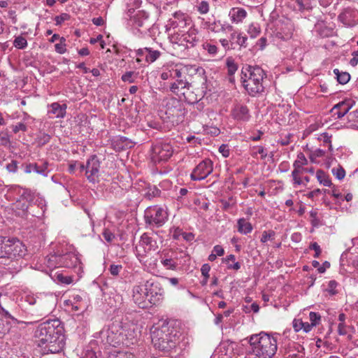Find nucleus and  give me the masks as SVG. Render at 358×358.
<instances>
[{
	"instance_id": "7c9ffc66",
	"label": "nucleus",
	"mask_w": 358,
	"mask_h": 358,
	"mask_svg": "<svg viewBox=\"0 0 358 358\" xmlns=\"http://www.w3.org/2000/svg\"><path fill=\"white\" fill-rule=\"evenodd\" d=\"M307 164H308V160L306 158L305 155L303 153L300 152L299 154H298L297 159L294 162L293 166H294V169L299 170L301 169L300 168L301 166L307 165Z\"/></svg>"
},
{
	"instance_id": "2f4dec72",
	"label": "nucleus",
	"mask_w": 358,
	"mask_h": 358,
	"mask_svg": "<svg viewBox=\"0 0 358 358\" xmlns=\"http://www.w3.org/2000/svg\"><path fill=\"white\" fill-rule=\"evenodd\" d=\"M182 34L179 31H174L171 35H169V39L172 43H177L179 45H185L184 41L182 40Z\"/></svg>"
},
{
	"instance_id": "bb28decb",
	"label": "nucleus",
	"mask_w": 358,
	"mask_h": 358,
	"mask_svg": "<svg viewBox=\"0 0 358 358\" xmlns=\"http://www.w3.org/2000/svg\"><path fill=\"white\" fill-rule=\"evenodd\" d=\"M237 229L241 234H248L252 231V226L245 218H240L237 222Z\"/></svg>"
},
{
	"instance_id": "de8ad7c7",
	"label": "nucleus",
	"mask_w": 358,
	"mask_h": 358,
	"mask_svg": "<svg viewBox=\"0 0 358 358\" xmlns=\"http://www.w3.org/2000/svg\"><path fill=\"white\" fill-rule=\"evenodd\" d=\"M275 232L273 231H264L261 237V242L264 243L268 241L273 240L274 238Z\"/></svg>"
},
{
	"instance_id": "c9c22d12",
	"label": "nucleus",
	"mask_w": 358,
	"mask_h": 358,
	"mask_svg": "<svg viewBox=\"0 0 358 358\" xmlns=\"http://www.w3.org/2000/svg\"><path fill=\"white\" fill-rule=\"evenodd\" d=\"M210 9L209 3L206 1H201L196 6L197 11L201 14L205 15L208 13Z\"/></svg>"
},
{
	"instance_id": "6e6d98bb",
	"label": "nucleus",
	"mask_w": 358,
	"mask_h": 358,
	"mask_svg": "<svg viewBox=\"0 0 358 358\" xmlns=\"http://www.w3.org/2000/svg\"><path fill=\"white\" fill-rule=\"evenodd\" d=\"M122 266L120 264H119V265L111 264L109 270H110V273H111V275L115 276L119 274V273L122 270Z\"/></svg>"
},
{
	"instance_id": "c756f323",
	"label": "nucleus",
	"mask_w": 358,
	"mask_h": 358,
	"mask_svg": "<svg viewBox=\"0 0 358 358\" xmlns=\"http://www.w3.org/2000/svg\"><path fill=\"white\" fill-rule=\"evenodd\" d=\"M334 74L337 77L339 83L345 85L348 83L350 79V75L347 72H340L338 69L334 70Z\"/></svg>"
},
{
	"instance_id": "aec40b11",
	"label": "nucleus",
	"mask_w": 358,
	"mask_h": 358,
	"mask_svg": "<svg viewBox=\"0 0 358 358\" xmlns=\"http://www.w3.org/2000/svg\"><path fill=\"white\" fill-rule=\"evenodd\" d=\"M80 263V259L75 252H68L62 255H59L58 266L66 268L76 267Z\"/></svg>"
},
{
	"instance_id": "a18cd8bd",
	"label": "nucleus",
	"mask_w": 358,
	"mask_h": 358,
	"mask_svg": "<svg viewBox=\"0 0 358 358\" xmlns=\"http://www.w3.org/2000/svg\"><path fill=\"white\" fill-rule=\"evenodd\" d=\"M24 167V172L27 174L34 171L37 173L38 164L36 163H27L23 164Z\"/></svg>"
},
{
	"instance_id": "338daca9",
	"label": "nucleus",
	"mask_w": 358,
	"mask_h": 358,
	"mask_svg": "<svg viewBox=\"0 0 358 358\" xmlns=\"http://www.w3.org/2000/svg\"><path fill=\"white\" fill-rule=\"evenodd\" d=\"M338 331L340 335H346L348 334V330L345 324L339 323L338 325Z\"/></svg>"
},
{
	"instance_id": "13d9d810",
	"label": "nucleus",
	"mask_w": 358,
	"mask_h": 358,
	"mask_svg": "<svg viewBox=\"0 0 358 358\" xmlns=\"http://www.w3.org/2000/svg\"><path fill=\"white\" fill-rule=\"evenodd\" d=\"M20 198L29 203L33 200V193L31 190L26 189L21 195Z\"/></svg>"
},
{
	"instance_id": "f3484780",
	"label": "nucleus",
	"mask_w": 358,
	"mask_h": 358,
	"mask_svg": "<svg viewBox=\"0 0 358 358\" xmlns=\"http://www.w3.org/2000/svg\"><path fill=\"white\" fill-rule=\"evenodd\" d=\"M185 71V68L180 65L171 64L164 67L162 73H161V78L164 80L169 78H180L182 77Z\"/></svg>"
},
{
	"instance_id": "e433bc0d",
	"label": "nucleus",
	"mask_w": 358,
	"mask_h": 358,
	"mask_svg": "<svg viewBox=\"0 0 358 358\" xmlns=\"http://www.w3.org/2000/svg\"><path fill=\"white\" fill-rule=\"evenodd\" d=\"M202 46L203 48L212 56L216 55L218 52V48L215 45L210 44L208 42L204 43Z\"/></svg>"
},
{
	"instance_id": "49530a36",
	"label": "nucleus",
	"mask_w": 358,
	"mask_h": 358,
	"mask_svg": "<svg viewBox=\"0 0 358 358\" xmlns=\"http://www.w3.org/2000/svg\"><path fill=\"white\" fill-rule=\"evenodd\" d=\"M6 169L9 173H15L18 170V162L16 160H11V162L6 166Z\"/></svg>"
},
{
	"instance_id": "6ab92c4d",
	"label": "nucleus",
	"mask_w": 358,
	"mask_h": 358,
	"mask_svg": "<svg viewBox=\"0 0 358 358\" xmlns=\"http://www.w3.org/2000/svg\"><path fill=\"white\" fill-rule=\"evenodd\" d=\"M338 20L344 25L352 27L358 22V13L357 10L350 8H345L339 14Z\"/></svg>"
},
{
	"instance_id": "052dcab7",
	"label": "nucleus",
	"mask_w": 358,
	"mask_h": 358,
	"mask_svg": "<svg viewBox=\"0 0 358 358\" xmlns=\"http://www.w3.org/2000/svg\"><path fill=\"white\" fill-rule=\"evenodd\" d=\"M220 42L222 45V46L226 50H229L231 48L232 43L230 40H228L227 38H221L220 39Z\"/></svg>"
},
{
	"instance_id": "5701e85b",
	"label": "nucleus",
	"mask_w": 358,
	"mask_h": 358,
	"mask_svg": "<svg viewBox=\"0 0 358 358\" xmlns=\"http://www.w3.org/2000/svg\"><path fill=\"white\" fill-rule=\"evenodd\" d=\"M247 15V11L243 8L234 7L229 12V19L234 24L241 23Z\"/></svg>"
},
{
	"instance_id": "f8f14e48",
	"label": "nucleus",
	"mask_w": 358,
	"mask_h": 358,
	"mask_svg": "<svg viewBox=\"0 0 358 358\" xmlns=\"http://www.w3.org/2000/svg\"><path fill=\"white\" fill-rule=\"evenodd\" d=\"M121 336L123 338V345H129L134 343L138 336L137 326L132 322H121Z\"/></svg>"
},
{
	"instance_id": "f704fd0d",
	"label": "nucleus",
	"mask_w": 358,
	"mask_h": 358,
	"mask_svg": "<svg viewBox=\"0 0 358 358\" xmlns=\"http://www.w3.org/2000/svg\"><path fill=\"white\" fill-rule=\"evenodd\" d=\"M13 45L18 49H24L27 46V41L24 37L19 36L15 38Z\"/></svg>"
},
{
	"instance_id": "864d4df0",
	"label": "nucleus",
	"mask_w": 358,
	"mask_h": 358,
	"mask_svg": "<svg viewBox=\"0 0 358 358\" xmlns=\"http://www.w3.org/2000/svg\"><path fill=\"white\" fill-rule=\"evenodd\" d=\"M103 236L108 243H111L115 239V235L108 229H104Z\"/></svg>"
},
{
	"instance_id": "58836bf2",
	"label": "nucleus",
	"mask_w": 358,
	"mask_h": 358,
	"mask_svg": "<svg viewBox=\"0 0 358 358\" xmlns=\"http://www.w3.org/2000/svg\"><path fill=\"white\" fill-rule=\"evenodd\" d=\"M248 32L250 37L256 38L260 33V27L257 24L252 23L249 26Z\"/></svg>"
},
{
	"instance_id": "e2e57ef3",
	"label": "nucleus",
	"mask_w": 358,
	"mask_h": 358,
	"mask_svg": "<svg viewBox=\"0 0 358 358\" xmlns=\"http://www.w3.org/2000/svg\"><path fill=\"white\" fill-rule=\"evenodd\" d=\"M210 271V266L208 264H205L201 266V272L203 277L206 278H209V272Z\"/></svg>"
},
{
	"instance_id": "9d476101",
	"label": "nucleus",
	"mask_w": 358,
	"mask_h": 358,
	"mask_svg": "<svg viewBox=\"0 0 358 358\" xmlns=\"http://www.w3.org/2000/svg\"><path fill=\"white\" fill-rule=\"evenodd\" d=\"M148 287L149 282H146L145 285H135L133 287V301L141 308H148Z\"/></svg>"
},
{
	"instance_id": "4be33fe9",
	"label": "nucleus",
	"mask_w": 358,
	"mask_h": 358,
	"mask_svg": "<svg viewBox=\"0 0 358 358\" xmlns=\"http://www.w3.org/2000/svg\"><path fill=\"white\" fill-rule=\"evenodd\" d=\"M182 40L187 48H192L197 45L199 41L198 31L196 29L190 27L187 31L182 34Z\"/></svg>"
},
{
	"instance_id": "20e7f679",
	"label": "nucleus",
	"mask_w": 358,
	"mask_h": 358,
	"mask_svg": "<svg viewBox=\"0 0 358 358\" xmlns=\"http://www.w3.org/2000/svg\"><path fill=\"white\" fill-rule=\"evenodd\" d=\"M173 329L163 324L160 327H153L151 329L152 342L155 348L162 351H166L175 346L176 334Z\"/></svg>"
},
{
	"instance_id": "f03ea898",
	"label": "nucleus",
	"mask_w": 358,
	"mask_h": 358,
	"mask_svg": "<svg viewBox=\"0 0 358 358\" xmlns=\"http://www.w3.org/2000/svg\"><path fill=\"white\" fill-rule=\"evenodd\" d=\"M248 342L255 358H273L278 350V338L275 334L261 331L251 335Z\"/></svg>"
},
{
	"instance_id": "a211bd4d",
	"label": "nucleus",
	"mask_w": 358,
	"mask_h": 358,
	"mask_svg": "<svg viewBox=\"0 0 358 358\" xmlns=\"http://www.w3.org/2000/svg\"><path fill=\"white\" fill-rule=\"evenodd\" d=\"M156 242L150 237L147 234H143L141 236V239L137 246V252L141 255H145L146 253L155 250Z\"/></svg>"
},
{
	"instance_id": "0eeeda50",
	"label": "nucleus",
	"mask_w": 358,
	"mask_h": 358,
	"mask_svg": "<svg viewBox=\"0 0 358 358\" xmlns=\"http://www.w3.org/2000/svg\"><path fill=\"white\" fill-rule=\"evenodd\" d=\"M190 87L191 84L182 77L176 78V81L171 84L170 90L177 95H183L189 103H193L198 101V98L189 91Z\"/></svg>"
},
{
	"instance_id": "9b49d317",
	"label": "nucleus",
	"mask_w": 358,
	"mask_h": 358,
	"mask_svg": "<svg viewBox=\"0 0 358 358\" xmlns=\"http://www.w3.org/2000/svg\"><path fill=\"white\" fill-rule=\"evenodd\" d=\"M213 171V162L209 159H206L194 169L190 177L192 180H201L207 178Z\"/></svg>"
},
{
	"instance_id": "680f3d73",
	"label": "nucleus",
	"mask_w": 358,
	"mask_h": 358,
	"mask_svg": "<svg viewBox=\"0 0 358 358\" xmlns=\"http://www.w3.org/2000/svg\"><path fill=\"white\" fill-rule=\"evenodd\" d=\"M303 326V322L301 320L294 319L293 321V328L295 331H299L302 329Z\"/></svg>"
},
{
	"instance_id": "6e6552de",
	"label": "nucleus",
	"mask_w": 358,
	"mask_h": 358,
	"mask_svg": "<svg viewBox=\"0 0 358 358\" xmlns=\"http://www.w3.org/2000/svg\"><path fill=\"white\" fill-rule=\"evenodd\" d=\"M173 152V150L171 144L158 142L152 146L151 159L155 163L166 161L172 156Z\"/></svg>"
},
{
	"instance_id": "c03bdc74",
	"label": "nucleus",
	"mask_w": 358,
	"mask_h": 358,
	"mask_svg": "<svg viewBox=\"0 0 358 358\" xmlns=\"http://www.w3.org/2000/svg\"><path fill=\"white\" fill-rule=\"evenodd\" d=\"M65 38L62 37L60 43L55 45V51L59 54H64L66 51Z\"/></svg>"
},
{
	"instance_id": "4c0bfd02",
	"label": "nucleus",
	"mask_w": 358,
	"mask_h": 358,
	"mask_svg": "<svg viewBox=\"0 0 358 358\" xmlns=\"http://www.w3.org/2000/svg\"><path fill=\"white\" fill-rule=\"evenodd\" d=\"M49 163L46 161H43L41 165H38L37 173L47 177L49 173L48 170Z\"/></svg>"
},
{
	"instance_id": "473e14b6",
	"label": "nucleus",
	"mask_w": 358,
	"mask_h": 358,
	"mask_svg": "<svg viewBox=\"0 0 358 358\" xmlns=\"http://www.w3.org/2000/svg\"><path fill=\"white\" fill-rule=\"evenodd\" d=\"M161 262L166 269L176 270L178 266L177 262L172 258L162 259Z\"/></svg>"
},
{
	"instance_id": "2eb2a0df",
	"label": "nucleus",
	"mask_w": 358,
	"mask_h": 358,
	"mask_svg": "<svg viewBox=\"0 0 358 358\" xmlns=\"http://www.w3.org/2000/svg\"><path fill=\"white\" fill-rule=\"evenodd\" d=\"M164 291L159 283H149L148 308L160 304L164 300Z\"/></svg>"
},
{
	"instance_id": "ea45409f",
	"label": "nucleus",
	"mask_w": 358,
	"mask_h": 358,
	"mask_svg": "<svg viewBox=\"0 0 358 358\" xmlns=\"http://www.w3.org/2000/svg\"><path fill=\"white\" fill-rule=\"evenodd\" d=\"M258 155H261L262 159H265L267 156V153L262 146H257L252 148V156L256 157Z\"/></svg>"
},
{
	"instance_id": "c85d7f7f",
	"label": "nucleus",
	"mask_w": 358,
	"mask_h": 358,
	"mask_svg": "<svg viewBox=\"0 0 358 358\" xmlns=\"http://www.w3.org/2000/svg\"><path fill=\"white\" fill-rule=\"evenodd\" d=\"M148 54L145 56V60L148 63H152L156 61L161 55V52L158 50H154L150 48H145Z\"/></svg>"
},
{
	"instance_id": "cd10ccee",
	"label": "nucleus",
	"mask_w": 358,
	"mask_h": 358,
	"mask_svg": "<svg viewBox=\"0 0 358 358\" xmlns=\"http://www.w3.org/2000/svg\"><path fill=\"white\" fill-rule=\"evenodd\" d=\"M316 178L318 182L324 186L331 187L332 185L329 177L322 170L317 171Z\"/></svg>"
},
{
	"instance_id": "4d7b16f0",
	"label": "nucleus",
	"mask_w": 358,
	"mask_h": 358,
	"mask_svg": "<svg viewBox=\"0 0 358 358\" xmlns=\"http://www.w3.org/2000/svg\"><path fill=\"white\" fill-rule=\"evenodd\" d=\"M309 248L315 252L314 257L318 258L322 252L320 245L316 242H314L310 244Z\"/></svg>"
},
{
	"instance_id": "412c9836",
	"label": "nucleus",
	"mask_w": 358,
	"mask_h": 358,
	"mask_svg": "<svg viewBox=\"0 0 358 358\" xmlns=\"http://www.w3.org/2000/svg\"><path fill=\"white\" fill-rule=\"evenodd\" d=\"M231 115L238 121H248L250 119V113L248 107L242 103H236L231 108Z\"/></svg>"
},
{
	"instance_id": "72a5a7b5",
	"label": "nucleus",
	"mask_w": 358,
	"mask_h": 358,
	"mask_svg": "<svg viewBox=\"0 0 358 358\" xmlns=\"http://www.w3.org/2000/svg\"><path fill=\"white\" fill-rule=\"evenodd\" d=\"M226 64L229 75H234L238 69L237 64L235 63L234 59L231 57H228L226 61Z\"/></svg>"
},
{
	"instance_id": "a19ab883",
	"label": "nucleus",
	"mask_w": 358,
	"mask_h": 358,
	"mask_svg": "<svg viewBox=\"0 0 358 358\" xmlns=\"http://www.w3.org/2000/svg\"><path fill=\"white\" fill-rule=\"evenodd\" d=\"M59 257V255H50L47 260V266L49 268L59 267L58 266Z\"/></svg>"
},
{
	"instance_id": "1a4fd4ad",
	"label": "nucleus",
	"mask_w": 358,
	"mask_h": 358,
	"mask_svg": "<svg viewBox=\"0 0 358 358\" xmlns=\"http://www.w3.org/2000/svg\"><path fill=\"white\" fill-rule=\"evenodd\" d=\"M6 254L5 258L14 259L17 258H22L27 253L26 246L20 240L16 238L7 239L6 241Z\"/></svg>"
},
{
	"instance_id": "79ce46f5",
	"label": "nucleus",
	"mask_w": 358,
	"mask_h": 358,
	"mask_svg": "<svg viewBox=\"0 0 358 358\" xmlns=\"http://www.w3.org/2000/svg\"><path fill=\"white\" fill-rule=\"evenodd\" d=\"M331 171H332V173L335 176V177L336 178H338V180H342L343 178H344V177L345 176V171L344 169L339 166L337 167L333 168Z\"/></svg>"
},
{
	"instance_id": "dca6fc26",
	"label": "nucleus",
	"mask_w": 358,
	"mask_h": 358,
	"mask_svg": "<svg viewBox=\"0 0 358 358\" xmlns=\"http://www.w3.org/2000/svg\"><path fill=\"white\" fill-rule=\"evenodd\" d=\"M26 301L31 306H36L35 311L41 316L45 315L51 311V304L41 298L27 296Z\"/></svg>"
},
{
	"instance_id": "774afa93",
	"label": "nucleus",
	"mask_w": 358,
	"mask_h": 358,
	"mask_svg": "<svg viewBox=\"0 0 358 358\" xmlns=\"http://www.w3.org/2000/svg\"><path fill=\"white\" fill-rule=\"evenodd\" d=\"M353 57L350 59V64L352 66H355L358 63V51H355L352 53Z\"/></svg>"
},
{
	"instance_id": "3c124183",
	"label": "nucleus",
	"mask_w": 358,
	"mask_h": 358,
	"mask_svg": "<svg viewBox=\"0 0 358 358\" xmlns=\"http://www.w3.org/2000/svg\"><path fill=\"white\" fill-rule=\"evenodd\" d=\"M309 319L310 321V324H312L314 327H315L320 322L321 317L317 313L310 312L309 314Z\"/></svg>"
},
{
	"instance_id": "8fccbe9b",
	"label": "nucleus",
	"mask_w": 358,
	"mask_h": 358,
	"mask_svg": "<svg viewBox=\"0 0 358 358\" xmlns=\"http://www.w3.org/2000/svg\"><path fill=\"white\" fill-rule=\"evenodd\" d=\"M7 238L0 236V258H5L6 254V243Z\"/></svg>"
},
{
	"instance_id": "bf43d9fd",
	"label": "nucleus",
	"mask_w": 358,
	"mask_h": 358,
	"mask_svg": "<svg viewBox=\"0 0 358 358\" xmlns=\"http://www.w3.org/2000/svg\"><path fill=\"white\" fill-rule=\"evenodd\" d=\"M13 131L15 134L19 132L20 131H26L27 126L24 123L19 122L13 127Z\"/></svg>"
},
{
	"instance_id": "a878e982",
	"label": "nucleus",
	"mask_w": 358,
	"mask_h": 358,
	"mask_svg": "<svg viewBox=\"0 0 358 358\" xmlns=\"http://www.w3.org/2000/svg\"><path fill=\"white\" fill-rule=\"evenodd\" d=\"M351 105L348 101H342L336 105L333 109L332 112L334 113V115H336L338 118L343 117L349 110L351 108Z\"/></svg>"
},
{
	"instance_id": "423d86ee",
	"label": "nucleus",
	"mask_w": 358,
	"mask_h": 358,
	"mask_svg": "<svg viewBox=\"0 0 358 358\" xmlns=\"http://www.w3.org/2000/svg\"><path fill=\"white\" fill-rule=\"evenodd\" d=\"M189 26L192 27L190 17L181 11H177L168 20L166 28L167 31L173 29L183 33Z\"/></svg>"
},
{
	"instance_id": "4468645a",
	"label": "nucleus",
	"mask_w": 358,
	"mask_h": 358,
	"mask_svg": "<svg viewBox=\"0 0 358 358\" xmlns=\"http://www.w3.org/2000/svg\"><path fill=\"white\" fill-rule=\"evenodd\" d=\"M121 322H113L106 332V342L114 347L123 345V338L120 333Z\"/></svg>"
},
{
	"instance_id": "0e129e2a",
	"label": "nucleus",
	"mask_w": 358,
	"mask_h": 358,
	"mask_svg": "<svg viewBox=\"0 0 358 358\" xmlns=\"http://www.w3.org/2000/svg\"><path fill=\"white\" fill-rule=\"evenodd\" d=\"M247 41V37L243 36L241 34H238L236 36V43L241 46H245Z\"/></svg>"
},
{
	"instance_id": "39448f33",
	"label": "nucleus",
	"mask_w": 358,
	"mask_h": 358,
	"mask_svg": "<svg viewBox=\"0 0 358 358\" xmlns=\"http://www.w3.org/2000/svg\"><path fill=\"white\" fill-rule=\"evenodd\" d=\"M168 219V213L162 207L155 206L148 208L145 211V222L150 225L162 227Z\"/></svg>"
},
{
	"instance_id": "5fc2aeb1",
	"label": "nucleus",
	"mask_w": 358,
	"mask_h": 358,
	"mask_svg": "<svg viewBox=\"0 0 358 358\" xmlns=\"http://www.w3.org/2000/svg\"><path fill=\"white\" fill-rule=\"evenodd\" d=\"M134 73L133 71H127V72H126L124 74H123L122 76V81L127 82V83H134V78H133Z\"/></svg>"
},
{
	"instance_id": "7ed1b4c3",
	"label": "nucleus",
	"mask_w": 358,
	"mask_h": 358,
	"mask_svg": "<svg viewBox=\"0 0 358 358\" xmlns=\"http://www.w3.org/2000/svg\"><path fill=\"white\" fill-rule=\"evenodd\" d=\"M265 76L264 70L257 66H248L243 69L241 81L250 96H255L264 92L263 80Z\"/></svg>"
},
{
	"instance_id": "393cba45",
	"label": "nucleus",
	"mask_w": 358,
	"mask_h": 358,
	"mask_svg": "<svg viewBox=\"0 0 358 358\" xmlns=\"http://www.w3.org/2000/svg\"><path fill=\"white\" fill-rule=\"evenodd\" d=\"M66 104L60 105L59 103L55 102L49 106L48 113L49 114H52L57 118H63L66 115Z\"/></svg>"
},
{
	"instance_id": "09e8293b",
	"label": "nucleus",
	"mask_w": 358,
	"mask_h": 358,
	"mask_svg": "<svg viewBox=\"0 0 358 358\" xmlns=\"http://www.w3.org/2000/svg\"><path fill=\"white\" fill-rule=\"evenodd\" d=\"M56 279L64 284L69 285L72 282V278L69 276H64L62 273H56L55 275Z\"/></svg>"
},
{
	"instance_id": "69168bd1",
	"label": "nucleus",
	"mask_w": 358,
	"mask_h": 358,
	"mask_svg": "<svg viewBox=\"0 0 358 358\" xmlns=\"http://www.w3.org/2000/svg\"><path fill=\"white\" fill-rule=\"evenodd\" d=\"M216 256H222L224 253V250L221 245H217L214 246L213 252Z\"/></svg>"
},
{
	"instance_id": "ddd939ff",
	"label": "nucleus",
	"mask_w": 358,
	"mask_h": 358,
	"mask_svg": "<svg viewBox=\"0 0 358 358\" xmlns=\"http://www.w3.org/2000/svg\"><path fill=\"white\" fill-rule=\"evenodd\" d=\"M100 171V162L96 155L92 156L86 164L85 176L87 180L91 182L99 181Z\"/></svg>"
},
{
	"instance_id": "603ef678",
	"label": "nucleus",
	"mask_w": 358,
	"mask_h": 358,
	"mask_svg": "<svg viewBox=\"0 0 358 358\" xmlns=\"http://www.w3.org/2000/svg\"><path fill=\"white\" fill-rule=\"evenodd\" d=\"M300 170L294 169L292 172V176L293 178L294 183L297 185L303 184L302 179L299 177Z\"/></svg>"
},
{
	"instance_id": "f257e3e1",
	"label": "nucleus",
	"mask_w": 358,
	"mask_h": 358,
	"mask_svg": "<svg viewBox=\"0 0 358 358\" xmlns=\"http://www.w3.org/2000/svg\"><path fill=\"white\" fill-rule=\"evenodd\" d=\"M38 345L44 353L60 352L65 345L63 328L59 320L48 321L41 324L35 331Z\"/></svg>"
},
{
	"instance_id": "37998d69",
	"label": "nucleus",
	"mask_w": 358,
	"mask_h": 358,
	"mask_svg": "<svg viewBox=\"0 0 358 358\" xmlns=\"http://www.w3.org/2000/svg\"><path fill=\"white\" fill-rule=\"evenodd\" d=\"M14 206L16 209L21 210L24 213L27 210L29 207V202L25 201L24 200L20 198V200L15 202Z\"/></svg>"
},
{
	"instance_id": "b1692460",
	"label": "nucleus",
	"mask_w": 358,
	"mask_h": 358,
	"mask_svg": "<svg viewBox=\"0 0 358 358\" xmlns=\"http://www.w3.org/2000/svg\"><path fill=\"white\" fill-rule=\"evenodd\" d=\"M10 302V299L6 294H0V313L6 319L11 320L14 323H18L17 320L6 310Z\"/></svg>"
}]
</instances>
